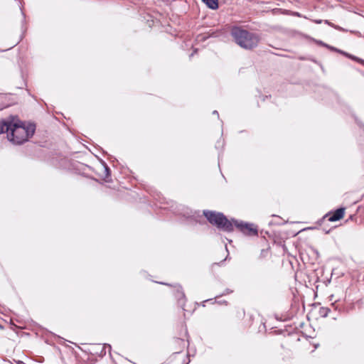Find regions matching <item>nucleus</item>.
Here are the masks:
<instances>
[{"mask_svg":"<svg viewBox=\"0 0 364 364\" xmlns=\"http://www.w3.org/2000/svg\"><path fill=\"white\" fill-rule=\"evenodd\" d=\"M203 215L207 220L213 225L217 226L218 228L221 229L226 232H231L233 230V226L237 227L243 233L249 235H257V230L253 227V225L248 223H243L237 220H229L221 213H217L210 210H204Z\"/></svg>","mask_w":364,"mask_h":364,"instance_id":"nucleus-1","label":"nucleus"},{"mask_svg":"<svg viewBox=\"0 0 364 364\" xmlns=\"http://www.w3.org/2000/svg\"><path fill=\"white\" fill-rule=\"evenodd\" d=\"M35 132L34 125L25 126L18 117L11 116V125L9 133L7 134L8 139L14 144H21L28 141Z\"/></svg>","mask_w":364,"mask_h":364,"instance_id":"nucleus-2","label":"nucleus"},{"mask_svg":"<svg viewBox=\"0 0 364 364\" xmlns=\"http://www.w3.org/2000/svg\"><path fill=\"white\" fill-rule=\"evenodd\" d=\"M231 36L239 46L246 50H252L256 48L260 41V37L257 33L250 32L238 26L232 28Z\"/></svg>","mask_w":364,"mask_h":364,"instance_id":"nucleus-3","label":"nucleus"},{"mask_svg":"<svg viewBox=\"0 0 364 364\" xmlns=\"http://www.w3.org/2000/svg\"><path fill=\"white\" fill-rule=\"evenodd\" d=\"M345 213V208H341L337 209L336 211L331 213H328L326 215V217H328V220L331 222H335L338 221L340 219H341Z\"/></svg>","mask_w":364,"mask_h":364,"instance_id":"nucleus-4","label":"nucleus"},{"mask_svg":"<svg viewBox=\"0 0 364 364\" xmlns=\"http://www.w3.org/2000/svg\"><path fill=\"white\" fill-rule=\"evenodd\" d=\"M11 125V116L0 121V134L4 132L9 133Z\"/></svg>","mask_w":364,"mask_h":364,"instance_id":"nucleus-5","label":"nucleus"},{"mask_svg":"<svg viewBox=\"0 0 364 364\" xmlns=\"http://www.w3.org/2000/svg\"><path fill=\"white\" fill-rule=\"evenodd\" d=\"M186 346V341L181 338H175L173 341V350H176V353H178L183 350Z\"/></svg>","mask_w":364,"mask_h":364,"instance_id":"nucleus-6","label":"nucleus"},{"mask_svg":"<svg viewBox=\"0 0 364 364\" xmlns=\"http://www.w3.org/2000/svg\"><path fill=\"white\" fill-rule=\"evenodd\" d=\"M176 297L178 300L180 305H183V300L185 299L184 293L182 291L181 287H178L176 293Z\"/></svg>","mask_w":364,"mask_h":364,"instance_id":"nucleus-7","label":"nucleus"},{"mask_svg":"<svg viewBox=\"0 0 364 364\" xmlns=\"http://www.w3.org/2000/svg\"><path fill=\"white\" fill-rule=\"evenodd\" d=\"M208 7L211 9H216L218 7V0H202Z\"/></svg>","mask_w":364,"mask_h":364,"instance_id":"nucleus-8","label":"nucleus"},{"mask_svg":"<svg viewBox=\"0 0 364 364\" xmlns=\"http://www.w3.org/2000/svg\"><path fill=\"white\" fill-rule=\"evenodd\" d=\"M326 48H329V49H330V50H335V51H337V52L341 53H343V54H344V55H346L348 56L349 58H352V59H353V60H357L358 62H360V63H361L364 64V60H361V59H359V58H356V57H354V56H351V55H348V54H347V53H344V52H343V51H341V50H338V49H336V48H333V47H332V46H328V45H326Z\"/></svg>","mask_w":364,"mask_h":364,"instance_id":"nucleus-9","label":"nucleus"},{"mask_svg":"<svg viewBox=\"0 0 364 364\" xmlns=\"http://www.w3.org/2000/svg\"><path fill=\"white\" fill-rule=\"evenodd\" d=\"M326 23H328V25L333 26V28H335L337 30H339V31H343V29L342 28H341L340 26H334L333 25L332 23H329L328 21H326Z\"/></svg>","mask_w":364,"mask_h":364,"instance_id":"nucleus-10","label":"nucleus"},{"mask_svg":"<svg viewBox=\"0 0 364 364\" xmlns=\"http://www.w3.org/2000/svg\"><path fill=\"white\" fill-rule=\"evenodd\" d=\"M318 43V44H320V45H321V46H325V47H326V46L327 45V44H326V43H323L322 41H319Z\"/></svg>","mask_w":364,"mask_h":364,"instance_id":"nucleus-11","label":"nucleus"},{"mask_svg":"<svg viewBox=\"0 0 364 364\" xmlns=\"http://www.w3.org/2000/svg\"><path fill=\"white\" fill-rule=\"evenodd\" d=\"M213 114H216L218 117H219V114H218V111H216V110L213 111Z\"/></svg>","mask_w":364,"mask_h":364,"instance_id":"nucleus-12","label":"nucleus"},{"mask_svg":"<svg viewBox=\"0 0 364 364\" xmlns=\"http://www.w3.org/2000/svg\"><path fill=\"white\" fill-rule=\"evenodd\" d=\"M105 170H106V171H107V172L109 171V168H108L107 166H105Z\"/></svg>","mask_w":364,"mask_h":364,"instance_id":"nucleus-13","label":"nucleus"},{"mask_svg":"<svg viewBox=\"0 0 364 364\" xmlns=\"http://www.w3.org/2000/svg\"><path fill=\"white\" fill-rule=\"evenodd\" d=\"M230 292H231V291H229L228 289L226 290L227 294H229Z\"/></svg>","mask_w":364,"mask_h":364,"instance_id":"nucleus-14","label":"nucleus"}]
</instances>
